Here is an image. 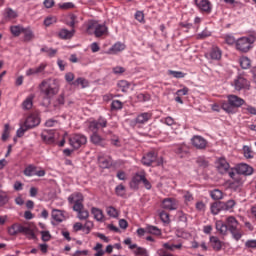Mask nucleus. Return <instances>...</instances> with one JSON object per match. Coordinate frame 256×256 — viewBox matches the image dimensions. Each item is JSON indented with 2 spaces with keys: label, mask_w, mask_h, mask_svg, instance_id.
<instances>
[{
  "label": "nucleus",
  "mask_w": 256,
  "mask_h": 256,
  "mask_svg": "<svg viewBox=\"0 0 256 256\" xmlns=\"http://www.w3.org/2000/svg\"><path fill=\"white\" fill-rule=\"evenodd\" d=\"M79 63H81V65H89L91 63V58L88 56H81L79 58Z\"/></svg>",
  "instance_id": "obj_63"
},
{
  "label": "nucleus",
  "mask_w": 256,
  "mask_h": 256,
  "mask_svg": "<svg viewBox=\"0 0 256 256\" xmlns=\"http://www.w3.org/2000/svg\"><path fill=\"white\" fill-rule=\"evenodd\" d=\"M155 161H157V153L151 151L143 156L142 165H145L146 167H151V165H153Z\"/></svg>",
  "instance_id": "obj_15"
},
{
  "label": "nucleus",
  "mask_w": 256,
  "mask_h": 256,
  "mask_svg": "<svg viewBox=\"0 0 256 256\" xmlns=\"http://www.w3.org/2000/svg\"><path fill=\"white\" fill-rule=\"evenodd\" d=\"M210 197L214 199V201H219L223 199V192L219 189H214L210 192Z\"/></svg>",
  "instance_id": "obj_47"
},
{
  "label": "nucleus",
  "mask_w": 256,
  "mask_h": 256,
  "mask_svg": "<svg viewBox=\"0 0 256 256\" xmlns=\"http://www.w3.org/2000/svg\"><path fill=\"white\" fill-rule=\"evenodd\" d=\"M179 207V203L175 198H165L162 201V208L166 209L167 211H177Z\"/></svg>",
  "instance_id": "obj_10"
},
{
  "label": "nucleus",
  "mask_w": 256,
  "mask_h": 256,
  "mask_svg": "<svg viewBox=\"0 0 256 256\" xmlns=\"http://www.w3.org/2000/svg\"><path fill=\"white\" fill-rule=\"evenodd\" d=\"M78 219L80 221H86V219H89V211L88 210H80L77 215Z\"/></svg>",
  "instance_id": "obj_59"
},
{
  "label": "nucleus",
  "mask_w": 256,
  "mask_h": 256,
  "mask_svg": "<svg viewBox=\"0 0 256 256\" xmlns=\"http://www.w3.org/2000/svg\"><path fill=\"white\" fill-rule=\"evenodd\" d=\"M38 89L44 99H53L59 93V82L56 79L48 78L39 84Z\"/></svg>",
  "instance_id": "obj_1"
},
{
  "label": "nucleus",
  "mask_w": 256,
  "mask_h": 256,
  "mask_svg": "<svg viewBox=\"0 0 256 256\" xmlns=\"http://www.w3.org/2000/svg\"><path fill=\"white\" fill-rule=\"evenodd\" d=\"M9 197H7V194L3 191H0V207H3L6 203H8Z\"/></svg>",
  "instance_id": "obj_60"
},
{
  "label": "nucleus",
  "mask_w": 256,
  "mask_h": 256,
  "mask_svg": "<svg viewBox=\"0 0 256 256\" xmlns=\"http://www.w3.org/2000/svg\"><path fill=\"white\" fill-rule=\"evenodd\" d=\"M226 226L228 227V231L237 229L239 227V221L235 217L230 216L226 219Z\"/></svg>",
  "instance_id": "obj_29"
},
{
  "label": "nucleus",
  "mask_w": 256,
  "mask_h": 256,
  "mask_svg": "<svg viewBox=\"0 0 256 256\" xmlns=\"http://www.w3.org/2000/svg\"><path fill=\"white\" fill-rule=\"evenodd\" d=\"M98 165L101 169H111L113 158L111 156H98Z\"/></svg>",
  "instance_id": "obj_12"
},
{
  "label": "nucleus",
  "mask_w": 256,
  "mask_h": 256,
  "mask_svg": "<svg viewBox=\"0 0 256 256\" xmlns=\"http://www.w3.org/2000/svg\"><path fill=\"white\" fill-rule=\"evenodd\" d=\"M107 33V26L105 24H98L96 25V30L94 32L95 37H103Z\"/></svg>",
  "instance_id": "obj_30"
},
{
  "label": "nucleus",
  "mask_w": 256,
  "mask_h": 256,
  "mask_svg": "<svg viewBox=\"0 0 256 256\" xmlns=\"http://www.w3.org/2000/svg\"><path fill=\"white\" fill-rule=\"evenodd\" d=\"M40 51L41 53H47L50 59H52V57H55V55H57V49L49 48L47 46L42 47Z\"/></svg>",
  "instance_id": "obj_44"
},
{
  "label": "nucleus",
  "mask_w": 256,
  "mask_h": 256,
  "mask_svg": "<svg viewBox=\"0 0 256 256\" xmlns=\"http://www.w3.org/2000/svg\"><path fill=\"white\" fill-rule=\"evenodd\" d=\"M41 123V119L37 115H29L24 124L20 126V128L17 130V137H23L25 135L26 131H29V129H33V127H37Z\"/></svg>",
  "instance_id": "obj_3"
},
{
  "label": "nucleus",
  "mask_w": 256,
  "mask_h": 256,
  "mask_svg": "<svg viewBox=\"0 0 256 256\" xmlns=\"http://www.w3.org/2000/svg\"><path fill=\"white\" fill-rule=\"evenodd\" d=\"M23 235H25L27 237V239H35V237H36L33 229H31L27 226H24Z\"/></svg>",
  "instance_id": "obj_51"
},
{
  "label": "nucleus",
  "mask_w": 256,
  "mask_h": 256,
  "mask_svg": "<svg viewBox=\"0 0 256 256\" xmlns=\"http://www.w3.org/2000/svg\"><path fill=\"white\" fill-rule=\"evenodd\" d=\"M106 213L108 217H112V219H117V217H119V211H117L113 206H108L106 208Z\"/></svg>",
  "instance_id": "obj_46"
},
{
  "label": "nucleus",
  "mask_w": 256,
  "mask_h": 256,
  "mask_svg": "<svg viewBox=\"0 0 256 256\" xmlns=\"http://www.w3.org/2000/svg\"><path fill=\"white\" fill-rule=\"evenodd\" d=\"M121 51H125V44L121 42L115 43L111 48H110V53H121Z\"/></svg>",
  "instance_id": "obj_41"
},
{
  "label": "nucleus",
  "mask_w": 256,
  "mask_h": 256,
  "mask_svg": "<svg viewBox=\"0 0 256 256\" xmlns=\"http://www.w3.org/2000/svg\"><path fill=\"white\" fill-rule=\"evenodd\" d=\"M251 38L249 37H241L238 40H236V49L237 51H241V53H248V51L251 49Z\"/></svg>",
  "instance_id": "obj_6"
},
{
  "label": "nucleus",
  "mask_w": 256,
  "mask_h": 256,
  "mask_svg": "<svg viewBox=\"0 0 256 256\" xmlns=\"http://www.w3.org/2000/svg\"><path fill=\"white\" fill-rule=\"evenodd\" d=\"M174 153L176 155H179V157H185L189 153V146L187 144H175L172 148Z\"/></svg>",
  "instance_id": "obj_17"
},
{
  "label": "nucleus",
  "mask_w": 256,
  "mask_h": 256,
  "mask_svg": "<svg viewBox=\"0 0 256 256\" xmlns=\"http://www.w3.org/2000/svg\"><path fill=\"white\" fill-rule=\"evenodd\" d=\"M33 99H35V94H30L22 103V108L24 111H29L33 108Z\"/></svg>",
  "instance_id": "obj_27"
},
{
  "label": "nucleus",
  "mask_w": 256,
  "mask_h": 256,
  "mask_svg": "<svg viewBox=\"0 0 256 256\" xmlns=\"http://www.w3.org/2000/svg\"><path fill=\"white\" fill-rule=\"evenodd\" d=\"M229 232L231 233V235H232L233 239H235V241H239V240H241V237H243V230H241L239 226L237 228L229 230Z\"/></svg>",
  "instance_id": "obj_38"
},
{
  "label": "nucleus",
  "mask_w": 256,
  "mask_h": 256,
  "mask_svg": "<svg viewBox=\"0 0 256 256\" xmlns=\"http://www.w3.org/2000/svg\"><path fill=\"white\" fill-rule=\"evenodd\" d=\"M228 102H222V109L226 113H235V109H239L242 105H245V100L237 95H228Z\"/></svg>",
  "instance_id": "obj_2"
},
{
  "label": "nucleus",
  "mask_w": 256,
  "mask_h": 256,
  "mask_svg": "<svg viewBox=\"0 0 256 256\" xmlns=\"http://www.w3.org/2000/svg\"><path fill=\"white\" fill-rule=\"evenodd\" d=\"M242 151L245 159H253L255 157V152H253L251 146L244 145Z\"/></svg>",
  "instance_id": "obj_31"
},
{
  "label": "nucleus",
  "mask_w": 256,
  "mask_h": 256,
  "mask_svg": "<svg viewBox=\"0 0 256 256\" xmlns=\"http://www.w3.org/2000/svg\"><path fill=\"white\" fill-rule=\"evenodd\" d=\"M195 5L203 13H211V11L213 10V5L209 0H195Z\"/></svg>",
  "instance_id": "obj_11"
},
{
  "label": "nucleus",
  "mask_w": 256,
  "mask_h": 256,
  "mask_svg": "<svg viewBox=\"0 0 256 256\" xmlns=\"http://www.w3.org/2000/svg\"><path fill=\"white\" fill-rule=\"evenodd\" d=\"M37 171V166L33 165V164H30L28 165L24 171H23V174L26 176V177H33L35 175Z\"/></svg>",
  "instance_id": "obj_36"
},
{
  "label": "nucleus",
  "mask_w": 256,
  "mask_h": 256,
  "mask_svg": "<svg viewBox=\"0 0 256 256\" xmlns=\"http://www.w3.org/2000/svg\"><path fill=\"white\" fill-rule=\"evenodd\" d=\"M117 87L122 93H127L129 91V87H131V84L127 80H120L117 83Z\"/></svg>",
  "instance_id": "obj_34"
},
{
  "label": "nucleus",
  "mask_w": 256,
  "mask_h": 256,
  "mask_svg": "<svg viewBox=\"0 0 256 256\" xmlns=\"http://www.w3.org/2000/svg\"><path fill=\"white\" fill-rule=\"evenodd\" d=\"M236 171L238 175H253V167L245 163L239 164L236 168Z\"/></svg>",
  "instance_id": "obj_18"
},
{
  "label": "nucleus",
  "mask_w": 256,
  "mask_h": 256,
  "mask_svg": "<svg viewBox=\"0 0 256 256\" xmlns=\"http://www.w3.org/2000/svg\"><path fill=\"white\" fill-rule=\"evenodd\" d=\"M73 35H75V29L67 30L64 28L58 32V37L64 40L72 39Z\"/></svg>",
  "instance_id": "obj_25"
},
{
  "label": "nucleus",
  "mask_w": 256,
  "mask_h": 256,
  "mask_svg": "<svg viewBox=\"0 0 256 256\" xmlns=\"http://www.w3.org/2000/svg\"><path fill=\"white\" fill-rule=\"evenodd\" d=\"M77 15L75 14H70L67 18V23L68 27H71L72 29H75V25H77Z\"/></svg>",
  "instance_id": "obj_45"
},
{
  "label": "nucleus",
  "mask_w": 256,
  "mask_h": 256,
  "mask_svg": "<svg viewBox=\"0 0 256 256\" xmlns=\"http://www.w3.org/2000/svg\"><path fill=\"white\" fill-rule=\"evenodd\" d=\"M93 226H94L93 221L87 220L83 225L84 227L83 232L86 233V235H89V233H91V229H93Z\"/></svg>",
  "instance_id": "obj_54"
},
{
  "label": "nucleus",
  "mask_w": 256,
  "mask_h": 256,
  "mask_svg": "<svg viewBox=\"0 0 256 256\" xmlns=\"http://www.w3.org/2000/svg\"><path fill=\"white\" fill-rule=\"evenodd\" d=\"M211 213H213V215H219L221 209H223V203L222 202H214L211 205Z\"/></svg>",
  "instance_id": "obj_42"
},
{
  "label": "nucleus",
  "mask_w": 256,
  "mask_h": 256,
  "mask_svg": "<svg viewBox=\"0 0 256 256\" xmlns=\"http://www.w3.org/2000/svg\"><path fill=\"white\" fill-rule=\"evenodd\" d=\"M196 163L198 165V167H202L203 169L209 167V162L205 159V157H198L196 159Z\"/></svg>",
  "instance_id": "obj_52"
},
{
  "label": "nucleus",
  "mask_w": 256,
  "mask_h": 256,
  "mask_svg": "<svg viewBox=\"0 0 256 256\" xmlns=\"http://www.w3.org/2000/svg\"><path fill=\"white\" fill-rule=\"evenodd\" d=\"M151 119H153V112H144L137 115L135 123L138 125H145V123L151 121Z\"/></svg>",
  "instance_id": "obj_14"
},
{
  "label": "nucleus",
  "mask_w": 256,
  "mask_h": 256,
  "mask_svg": "<svg viewBox=\"0 0 256 256\" xmlns=\"http://www.w3.org/2000/svg\"><path fill=\"white\" fill-rule=\"evenodd\" d=\"M10 131H11V126H9V124H5L4 130L2 133V141H7V139H9Z\"/></svg>",
  "instance_id": "obj_56"
},
{
  "label": "nucleus",
  "mask_w": 256,
  "mask_h": 256,
  "mask_svg": "<svg viewBox=\"0 0 256 256\" xmlns=\"http://www.w3.org/2000/svg\"><path fill=\"white\" fill-rule=\"evenodd\" d=\"M115 193L118 197H124L125 195V186L123 184H119L115 188Z\"/></svg>",
  "instance_id": "obj_58"
},
{
  "label": "nucleus",
  "mask_w": 256,
  "mask_h": 256,
  "mask_svg": "<svg viewBox=\"0 0 256 256\" xmlns=\"http://www.w3.org/2000/svg\"><path fill=\"white\" fill-rule=\"evenodd\" d=\"M210 245L214 251H221L223 249V242L217 236H210Z\"/></svg>",
  "instance_id": "obj_22"
},
{
  "label": "nucleus",
  "mask_w": 256,
  "mask_h": 256,
  "mask_svg": "<svg viewBox=\"0 0 256 256\" xmlns=\"http://www.w3.org/2000/svg\"><path fill=\"white\" fill-rule=\"evenodd\" d=\"M22 33L24 35V41L26 42L32 41L35 37V34H33V30H31V28H24Z\"/></svg>",
  "instance_id": "obj_40"
},
{
  "label": "nucleus",
  "mask_w": 256,
  "mask_h": 256,
  "mask_svg": "<svg viewBox=\"0 0 256 256\" xmlns=\"http://www.w3.org/2000/svg\"><path fill=\"white\" fill-rule=\"evenodd\" d=\"M168 75H171L175 79H183L186 74L182 71L168 70Z\"/></svg>",
  "instance_id": "obj_50"
},
{
  "label": "nucleus",
  "mask_w": 256,
  "mask_h": 256,
  "mask_svg": "<svg viewBox=\"0 0 256 256\" xmlns=\"http://www.w3.org/2000/svg\"><path fill=\"white\" fill-rule=\"evenodd\" d=\"M183 199H184L185 205H189L190 203H193V201L195 200L191 192H185L183 195Z\"/></svg>",
  "instance_id": "obj_55"
},
{
  "label": "nucleus",
  "mask_w": 256,
  "mask_h": 256,
  "mask_svg": "<svg viewBox=\"0 0 256 256\" xmlns=\"http://www.w3.org/2000/svg\"><path fill=\"white\" fill-rule=\"evenodd\" d=\"M146 233H148L149 235H156V237H159L161 236V229H159L157 226L147 225Z\"/></svg>",
  "instance_id": "obj_33"
},
{
  "label": "nucleus",
  "mask_w": 256,
  "mask_h": 256,
  "mask_svg": "<svg viewBox=\"0 0 256 256\" xmlns=\"http://www.w3.org/2000/svg\"><path fill=\"white\" fill-rule=\"evenodd\" d=\"M25 231V226L15 223L11 227L8 228V234L11 237H15V235H19V233H23Z\"/></svg>",
  "instance_id": "obj_19"
},
{
  "label": "nucleus",
  "mask_w": 256,
  "mask_h": 256,
  "mask_svg": "<svg viewBox=\"0 0 256 256\" xmlns=\"http://www.w3.org/2000/svg\"><path fill=\"white\" fill-rule=\"evenodd\" d=\"M178 221L181 223H187V214L183 211L177 212Z\"/></svg>",
  "instance_id": "obj_61"
},
{
  "label": "nucleus",
  "mask_w": 256,
  "mask_h": 256,
  "mask_svg": "<svg viewBox=\"0 0 256 256\" xmlns=\"http://www.w3.org/2000/svg\"><path fill=\"white\" fill-rule=\"evenodd\" d=\"M145 178V172L136 173L130 182L131 189H139V183H143V179Z\"/></svg>",
  "instance_id": "obj_16"
},
{
  "label": "nucleus",
  "mask_w": 256,
  "mask_h": 256,
  "mask_svg": "<svg viewBox=\"0 0 256 256\" xmlns=\"http://www.w3.org/2000/svg\"><path fill=\"white\" fill-rule=\"evenodd\" d=\"M110 107L111 111H121L123 109V102L121 100H113Z\"/></svg>",
  "instance_id": "obj_48"
},
{
  "label": "nucleus",
  "mask_w": 256,
  "mask_h": 256,
  "mask_svg": "<svg viewBox=\"0 0 256 256\" xmlns=\"http://www.w3.org/2000/svg\"><path fill=\"white\" fill-rule=\"evenodd\" d=\"M232 87H234L236 91L249 89V80H247L243 75H238L232 82Z\"/></svg>",
  "instance_id": "obj_9"
},
{
  "label": "nucleus",
  "mask_w": 256,
  "mask_h": 256,
  "mask_svg": "<svg viewBox=\"0 0 256 256\" xmlns=\"http://www.w3.org/2000/svg\"><path fill=\"white\" fill-rule=\"evenodd\" d=\"M191 143L196 149H205L207 147V140L199 135L193 136Z\"/></svg>",
  "instance_id": "obj_13"
},
{
  "label": "nucleus",
  "mask_w": 256,
  "mask_h": 256,
  "mask_svg": "<svg viewBox=\"0 0 256 256\" xmlns=\"http://www.w3.org/2000/svg\"><path fill=\"white\" fill-rule=\"evenodd\" d=\"M91 141L94 145H101L103 138L96 132L91 135Z\"/></svg>",
  "instance_id": "obj_53"
},
{
  "label": "nucleus",
  "mask_w": 256,
  "mask_h": 256,
  "mask_svg": "<svg viewBox=\"0 0 256 256\" xmlns=\"http://www.w3.org/2000/svg\"><path fill=\"white\" fill-rule=\"evenodd\" d=\"M107 127V119L100 117L98 120L89 122L88 129L91 133H98L100 129Z\"/></svg>",
  "instance_id": "obj_7"
},
{
  "label": "nucleus",
  "mask_w": 256,
  "mask_h": 256,
  "mask_svg": "<svg viewBox=\"0 0 256 256\" xmlns=\"http://www.w3.org/2000/svg\"><path fill=\"white\" fill-rule=\"evenodd\" d=\"M65 105V94H60L55 100H54V107L56 109H59Z\"/></svg>",
  "instance_id": "obj_43"
},
{
  "label": "nucleus",
  "mask_w": 256,
  "mask_h": 256,
  "mask_svg": "<svg viewBox=\"0 0 256 256\" xmlns=\"http://www.w3.org/2000/svg\"><path fill=\"white\" fill-rule=\"evenodd\" d=\"M41 139L44 140V142L48 143V144L55 142V137L53 136V134L49 133L48 131L42 132Z\"/></svg>",
  "instance_id": "obj_39"
},
{
  "label": "nucleus",
  "mask_w": 256,
  "mask_h": 256,
  "mask_svg": "<svg viewBox=\"0 0 256 256\" xmlns=\"http://www.w3.org/2000/svg\"><path fill=\"white\" fill-rule=\"evenodd\" d=\"M239 63L242 69H249L251 67V60L245 56L239 59Z\"/></svg>",
  "instance_id": "obj_49"
},
{
  "label": "nucleus",
  "mask_w": 256,
  "mask_h": 256,
  "mask_svg": "<svg viewBox=\"0 0 256 256\" xmlns=\"http://www.w3.org/2000/svg\"><path fill=\"white\" fill-rule=\"evenodd\" d=\"M91 213L94 216L95 221H98V223H105V214H103V210L92 207Z\"/></svg>",
  "instance_id": "obj_20"
},
{
  "label": "nucleus",
  "mask_w": 256,
  "mask_h": 256,
  "mask_svg": "<svg viewBox=\"0 0 256 256\" xmlns=\"http://www.w3.org/2000/svg\"><path fill=\"white\" fill-rule=\"evenodd\" d=\"M233 207H235V200H228L226 203H223V208H225L226 211H230Z\"/></svg>",
  "instance_id": "obj_62"
},
{
  "label": "nucleus",
  "mask_w": 256,
  "mask_h": 256,
  "mask_svg": "<svg viewBox=\"0 0 256 256\" xmlns=\"http://www.w3.org/2000/svg\"><path fill=\"white\" fill-rule=\"evenodd\" d=\"M24 28L25 27H23L22 25H13L10 26V32L12 33L13 37H19V35L23 33Z\"/></svg>",
  "instance_id": "obj_37"
},
{
  "label": "nucleus",
  "mask_w": 256,
  "mask_h": 256,
  "mask_svg": "<svg viewBox=\"0 0 256 256\" xmlns=\"http://www.w3.org/2000/svg\"><path fill=\"white\" fill-rule=\"evenodd\" d=\"M17 17H18L17 12L15 10H13L12 8H6L4 10V18L5 19H8L10 21L11 19H17Z\"/></svg>",
  "instance_id": "obj_35"
},
{
  "label": "nucleus",
  "mask_w": 256,
  "mask_h": 256,
  "mask_svg": "<svg viewBox=\"0 0 256 256\" xmlns=\"http://www.w3.org/2000/svg\"><path fill=\"white\" fill-rule=\"evenodd\" d=\"M229 162H227V160L225 158H220L218 159V171L219 173H221L222 175L224 173H227V171H229Z\"/></svg>",
  "instance_id": "obj_24"
},
{
  "label": "nucleus",
  "mask_w": 256,
  "mask_h": 256,
  "mask_svg": "<svg viewBox=\"0 0 256 256\" xmlns=\"http://www.w3.org/2000/svg\"><path fill=\"white\" fill-rule=\"evenodd\" d=\"M68 203L73 205V211L76 213L81 212L84 209L83 206V194L75 192L68 197Z\"/></svg>",
  "instance_id": "obj_4"
},
{
  "label": "nucleus",
  "mask_w": 256,
  "mask_h": 256,
  "mask_svg": "<svg viewBox=\"0 0 256 256\" xmlns=\"http://www.w3.org/2000/svg\"><path fill=\"white\" fill-rule=\"evenodd\" d=\"M245 247L248 249H256V240H247L245 243Z\"/></svg>",
  "instance_id": "obj_64"
},
{
  "label": "nucleus",
  "mask_w": 256,
  "mask_h": 256,
  "mask_svg": "<svg viewBox=\"0 0 256 256\" xmlns=\"http://www.w3.org/2000/svg\"><path fill=\"white\" fill-rule=\"evenodd\" d=\"M129 249L134 250L135 256H149V251L146 250V248H143L141 246H137V244H133L129 246Z\"/></svg>",
  "instance_id": "obj_23"
},
{
  "label": "nucleus",
  "mask_w": 256,
  "mask_h": 256,
  "mask_svg": "<svg viewBox=\"0 0 256 256\" xmlns=\"http://www.w3.org/2000/svg\"><path fill=\"white\" fill-rule=\"evenodd\" d=\"M159 217H160L162 223H166V224L171 223V219L169 218V213H167L165 211H161L159 213Z\"/></svg>",
  "instance_id": "obj_57"
},
{
  "label": "nucleus",
  "mask_w": 256,
  "mask_h": 256,
  "mask_svg": "<svg viewBox=\"0 0 256 256\" xmlns=\"http://www.w3.org/2000/svg\"><path fill=\"white\" fill-rule=\"evenodd\" d=\"M87 143V136L83 134H72L69 137V144L73 149H81Z\"/></svg>",
  "instance_id": "obj_5"
},
{
  "label": "nucleus",
  "mask_w": 256,
  "mask_h": 256,
  "mask_svg": "<svg viewBox=\"0 0 256 256\" xmlns=\"http://www.w3.org/2000/svg\"><path fill=\"white\" fill-rule=\"evenodd\" d=\"M99 22L95 21V20H89L88 22H86L84 24V27L86 29V33L88 35H95V31L97 29V25Z\"/></svg>",
  "instance_id": "obj_21"
},
{
  "label": "nucleus",
  "mask_w": 256,
  "mask_h": 256,
  "mask_svg": "<svg viewBox=\"0 0 256 256\" xmlns=\"http://www.w3.org/2000/svg\"><path fill=\"white\" fill-rule=\"evenodd\" d=\"M215 227L220 235H227V231H229V228L227 227V223H224L221 220L216 221Z\"/></svg>",
  "instance_id": "obj_26"
},
{
  "label": "nucleus",
  "mask_w": 256,
  "mask_h": 256,
  "mask_svg": "<svg viewBox=\"0 0 256 256\" xmlns=\"http://www.w3.org/2000/svg\"><path fill=\"white\" fill-rule=\"evenodd\" d=\"M74 87H81V89H86L89 87V80L85 79L84 77L77 78L74 82H72Z\"/></svg>",
  "instance_id": "obj_28"
},
{
  "label": "nucleus",
  "mask_w": 256,
  "mask_h": 256,
  "mask_svg": "<svg viewBox=\"0 0 256 256\" xmlns=\"http://www.w3.org/2000/svg\"><path fill=\"white\" fill-rule=\"evenodd\" d=\"M52 219H54V221H57L58 223L63 222V219H65L63 211L58 209L52 210Z\"/></svg>",
  "instance_id": "obj_32"
},
{
  "label": "nucleus",
  "mask_w": 256,
  "mask_h": 256,
  "mask_svg": "<svg viewBox=\"0 0 256 256\" xmlns=\"http://www.w3.org/2000/svg\"><path fill=\"white\" fill-rule=\"evenodd\" d=\"M223 51L218 46H212L208 52L205 53V58L209 61H221Z\"/></svg>",
  "instance_id": "obj_8"
}]
</instances>
